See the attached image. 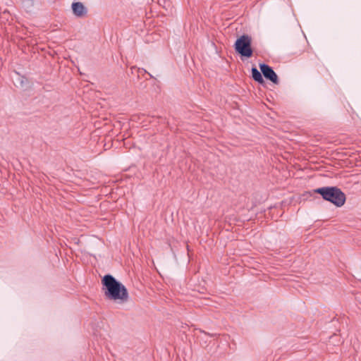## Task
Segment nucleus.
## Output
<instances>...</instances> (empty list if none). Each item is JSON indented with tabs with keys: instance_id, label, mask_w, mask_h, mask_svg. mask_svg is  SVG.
I'll use <instances>...</instances> for the list:
<instances>
[{
	"instance_id": "nucleus-1",
	"label": "nucleus",
	"mask_w": 361,
	"mask_h": 361,
	"mask_svg": "<svg viewBox=\"0 0 361 361\" xmlns=\"http://www.w3.org/2000/svg\"><path fill=\"white\" fill-rule=\"evenodd\" d=\"M102 289L107 300L124 303L128 301L129 294L126 286L110 274L102 279Z\"/></svg>"
},
{
	"instance_id": "nucleus-2",
	"label": "nucleus",
	"mask_w": 361,
	"mask_h": 361,
	"mask_svg": "<svg viewBox=\"0 0 361 361\" xmlns=\"http://www.w3.org/2000/svg\"><path fill=\"white\" fill-rule=\"evenodd\" d=\"M314 192L319 194L324 200L337 207H342L346 200L345 193L336 186H324L316 188Z\"/></svg>"
},
{
	"instance_id": "nucleus-3",
	"label": "nucleus",
	"mask_w": 361,
	"mask_h": 361,
	"mask_svg": "<svg viewBox=\"0 0 361 361\" xmlns=\"http://www.w3.org/2000/svg\"><path fill=\"white\" fill-rule=\"evenodd\" d=\"M235 51L244 61L252 56V38L248 35L243 34L239 37L233 45Z\"/></svg>"
},
{
	"instance_id": "nucleus-4",
	"label": "nucleus",
	"mask_w": 361,
	"mask_h": 361,
	"mask_svg": "<svg viewBox=\"0 0 361 361\" xmlns=\"http://www.w3.org/2000/svg\"><path fill=\"white\" fill-rule=\"evenodd\" d=\"M259 69L263 74V76L268 80L271 81L275 85H278L279 80L277 74L274 71L273 68L265 63H260Z\"/></svg>"
},
{
	"instance_id": "nucleus-5",
	"label": "nucleus",
	"mask_w": 361,
	"mask_h": 361,
	"mask_svg": "<svg viewBox=\"0 0 361 361\" xmlns=\"http://www.w3.org/2000/svg\"><path fill=\"white\" fill-rule=\"evenodd\" d=\"M73 12L75 16H83L86 13V8L80 2H75L72 4Z\"/></svg>"
},
{
	"instance_id": "nucleus-6",
	"label": "nucleus",
	"mask_w": 361,
	"mask_h": 361,
	"mask_svg": "<svg viewBox=\"0 0 361 361\" xmlns=\"http://www.w3.org/2000/svg\"><path fill=\"white\" fill-rule=\"evenodd\" d=\"M251 73H252V79L258 82L259 84H264V80L263 78V74L261 72V71H258V69L256 67H252L251 68Z\"/></svg>"
},
{
	"instance_id": "nucleus-7",
	"label": "nucleus",
	"mask_w": 361,
	"mask_h": 361,
	"mask_svg": "<svg viewBox=\"0 0 361 361\" xmlns=\"http://www.w3.org/2000/svg\"><path fill=\"white\" fill-rule=\"evenodd\" d=\"M131 72L132 73L136 72L138 77L140 76V74L147 73L150 78H153V76L149 73H147V71L143 68H137L135 66H133L131 68Z\"/></svg>"
},
{
	"instance_id": "nucleus-8",
	"label": "nucleus",
	"mask_w": 361,
	"mask_h": 361,
	"mask_svg": "<svg viewBox=\"0 0 361 361\" xmlns=\"http://www.w3.org/2000/svg\"><path fill=\"white\" fill-rule=\"evenodd\" d=\"M22 3L27 7L33 6V0H23Z\"/></svg>"
},
{
	"instance_id": "nucleus-9",
	"label": "nucleus",
	"mask_w": 361,
	"mask_h": 361,
	"mask_svg": "<svg viewBox=\"0 0 361 361\" xmlns=\"http://www.w3.org/2000/svg\"><path fill=\"white\" fill-rule=\"evenodd\" d=\"M354 276L358 280H361V273L360 272H357L355 274V275H354Z\"/></svg>"
},
{
	"instance_id": "nucleus-10",
	"label": "nucleus",
	"mask_w": 361,
	"mask_h": 361,
	"mask_svg": "<svg viewBox=\"0 0 361 361\" xmlns=\"http://www.w3.org/2000/svg\"><path fill=\"white\" fill-rule=\"evenodd\" d=\"M24 79H25V78H23L22 80H20V84H21L22 86H23V82H24Z\"/></svg>"
}]
</instances>
